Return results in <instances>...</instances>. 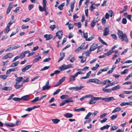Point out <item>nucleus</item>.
<instances>
[{"mask_svg": "<svg viewBox=\"0 0 132 132\" xmlns=\"http://www.w3.org/2000/svg\"><path fill=\"white\" fill-rule=\"evenodd\" d=\"M98 47V44H93L91 46L89 49L90 51H94Z\"/></svg>", "mask_w": 132, "mask_h": 132, "instance_id": "obj_6", "label": "nucleus"}, {"mask_svg": "<svg viewBox=\"0 0 132 132\" xmlns=\"http://www.w3.org/2000/svg\"><path fill=\"white\" fill-rule=\"evenodd\" d=\"M60 89H58L56 90L55 92H54V93L53 94V95H55L57 94L60 91Z\"/></svg>", "mask_w": 132, "mask_h": 132, "instance_id": "obj_62", "label": "nucleus"}, {"mask_svg": "<svg viewBox=\"0 0 132 132\" xmlns=\"http://www.w3.org/2000/svg\"><path fill=\"white\" fill-rule=\"evenodd\" d=\"M39 10L41 12H43L45 11V10L41 6L39 5Z\"/></svg>", "mask_w": 132, "mask_h": 132, "instance_id": "obj_46", "label": "nucleus"}, {"mask_svg": "<svg viewBox=\"0 0 132 132\" xmlns=\"http://www.w3.org/2000/svg\"><path fill=\"white\" fill-rule=\"evenodd\" d=\"M120 87L121 86H120L119 85H118L116 86L113 87L112 88V90H117L120 88Z\"/></svg>", "mask_w": 132, "mask_h": 132, "instance_id": "obj_13", "label": "nucleus"}, {"mask_svg": "<svg viewBox=\"0 0 132 132\" xmlns=\"http://www.w3.org/2000/svg\"><path fill=\"white\" fill-rule=\"evenodd\" d=\"M119 38L120 39L121 42L123 41L127 43L128 40L126 34L125 33L123 34V32L120 30H119L118 32Z\"/></svg>", "mask_w": 132, "mask_h": 132, "instance_id": "obj_1", "label": "nucleus"}, {"mask_svg": "<svg viewBox=\"0 0 132 132\" xmlns=\"http://www.w3.org/2000/svg\"><path fill=\"white\" fill-rule=\"evenodd\" d=\"M19 83L18 82H16L15 84L14 85V86L16 89H18L23 86V85L22 83L20 85L18 84Z\"/></svg>", "mask_w": 132, "mask_h": 132, "instance_id": "obj_9", "label": "nucleus"}, {"mask_svg": "<svg viewBox=\"0 0 132 132\" xmlns=\"http://www.w3.org/2000/svg\"><path fill=\"white\" fill-rule=\"evenodd\" d=\"M111 36L115 40H116L117 39V37L116 35L114 34H111Z\"/></svg>", "mask_w": 132, "mask_h": 132, "instance_id": "obj_59", "label": "nucleus"}, {"mask_svg": "<svg viewBox=\"0 0 132 132\" xmlns=\"http://www.w3.org/2000/svg\"><path fill=\"white\" fill-rule=\"evenodd\" d=\"M96 23L94 21V20H93L90 24L91 26L92 27H93L95 26Z\"/></svg>", "mask_w": 132, "mask_h": 132, "instance_id": "obj_53", "label": "nucleus"}, {"mask_svg": "<svg viewBox=\"0 0 132 132\" xmlns=\"http://www.w3.org/2000/svg\"><path fill=\"white\" fill-rule=\"evenodd\" d=\"M117 114L113 115L110 117V119L112 120H114L117 118Z\"/></svg>", "mask_w": 132, "mask_h": 132, "instance_id": "obj_36", "label": "nucleus"}, {"mask_svg": "<svg viewBox=\"0 0 132 132\" xmlns=\"http://www.w3.org/2000/svg\"><path fill=\"white\" fill-rule=\"evenodd\" d=\"M21 100H23L24 101H26L28 100L29 99V95H26L24 96L21 98Z\"/></svg>", "mask_w": 132, "mask_h": 132, "instance_id": "obj_16", "label": "nucleus"}, {"mask_svg": "<svg viewBox=\"0 0 132 132\" xmlns=\"http://www.w3.org/2000/svg\"><path fill=\"white\" fill-rule=\"evenodd\" d=\"M73 115L70 113H67L64 114V116L66 118H70L72 117L73 116Z\"/></svg>", "mask_w": 132, "mask_h": 132, "instance_id": "obj_15", "label": "nucleus"}, {"mask_svg": "<svg viewBox=\"0 0 132 132\" xmlns=\"http://www.w3.org/2000/svg\"><path fill=\"white\" fill-rule=\"evenodd\" d=\"M93 96L92 97V100H91L89 102V104H94L96 102L94 101V100H93Z\"/></svg>", "mask_w": 132, "mask_h": 132, "instance_id": "obj_39", "label": "nucleus"}, {"mask_svg": "<svg viewBox=\"0 0 132 132\" xmlns=\"http://www.w3.org/2000/svg\"><path fill=\"white\" fill-rule=\"evenodd\" d=\"M127 22V20L126 19L123 18L122 20V23L123 24H125Z\"/></svg>", "mask_w": 132, "mask_h": 132, "instance_id": "obj_58", "label": "nucleus"}, {"mask_svg": "<svg viewBox=\"0 0 132 132\" xmlns=\"http://www.w3.org/2000/svg\"><path fill=\"white\" fill-rule=\"evenodd\" d=\"M68 97V95H62L60 97L61 99H64Z\"/></svg>", "mask_w": 132, "mask_h": 132, "instance_id": "obj_37", "label": "nucleus"}, {"mask_svg": "<svg viewBox=\"0 0 132 132\" xmlns=\"http://www.w3.org/2000/svg\"><path fill=\"white\" fill-rule=\"evenodd\" d=\"M30 52V51H26L24 52H22L19 55V58L22 59L24 58L25 56V54L27 53H29Z\"/></svg>", "mask_w": 132, "mask_h": 132, "instance_id": "obj_5", "label": "nucleus"}, {"mask_svg": "<svg viewBox=\"0 0 132 132\" xmlns=\"http://www.w3.org/2000/svg\"><path fill=\"white\" fill-rule=\"evenodd\" d=\"M8 76L5 75H0V78L3 79H5L7 78Z\"/></svg>", "mask_w": 132, "mask_h": 132, "instance_id": "obj_44", "label": "nucleus"}, {"mask_svg": "<svg viewBox=\"0 0 132 132\" xmlns=\"http://www.w3.org/2000/svg\"><path fill=\"white\" fill-rule=\"evenodd\" d=\"M104 101L106 102H109L111 101H113L115 100L113 97H111L108 98H105Z\"/></svg>", "mask_w": 132, "mask_h": 132, "instance_id": "obj_8", "label": "nucleus"}, {"mask_svg": "<svg viewBox=\"0 0 132 132\" xmlns=\"http://www.w3.org/2000/svg\"><path fill=\"white\" fill-rule=\"evenodd\" d=\"M11 88L10 87H5L2 88V89L5 91H10L11 90Z\"/></svg>", "mask_w": 132, "mask_h": 132, "instance_id": "obj_31", "label": "nucleus"}, {"mask_svg": "<svg viewBox=\"0 0 132 132\" xmlns=\"http://www.w3.org/2000/svg\"><path fill=\"white\" fill-rule=\"evenodd\" d=\"M32 65H27L22 69V71L23 72H24L29 69L32 66Z\"/></svg>", "mask_w": 132, "mask_h": 132, "instance_id": "obj_7", "label": "nucleus"}, {"mask_svg": "<svg viewBox=\"0 0 132 132\" xmlns=\"http://www.w3.org/2000/svg\"><path fill=\"white\" fill-rule=\"evenodd\" d=\"M92 114L90 112H89L85 117V119H88L90 116Z\"/></svg>", "mask_w": 132, "mask_h": 132, "instance_id": "obj_42", "label": "nucleus"}, {"mask_svg": "<svg viewBox=\"0 0 132 132\" xmlns=\"http://www.w3.org/2000/svg\"><path fill=\"white\" fill-rule=\"evenodd\" d=\"M123 94H132V91H124L123 92Z\"/></svg>", "mask_w": 132, "mask_h": 132, "instance_id": "obj_49", "label": "nucleus"}, {"mask_svg": "<svg viewBox=\"0 0 132 132\" xmlns=\"http://www.w3.org/2000/svg\"><path fill=\"white\" fill-rule=\"evenodd\" d=\"M75 3L73 2H71L70 5V9L71 11L72 12H73V9L75 6Z\"/></svg>", "mask_w": 132, "mask_h": 132, "instance_id": "obj_21", "label": "nucleus"}, {"mask_svg": "<svg viewBox=\"0 0 132 132\" xmlns=\"http://www.w3.org/2000/svg\"><path fill=\"white\" fill-rule=\"evenodd\" d=\"M127 6H124L123 9V10L120 11V13H121L124 12L126 11L127 8Z\"/></svg>", "mask_w": 132, "mask_h": 132, "instance_id": "obj_51", "label": "nucleus"}, {"mask_svg": "<svg viewBox=\"0 0 132 132\" xmlns=\"http://www.w3.org/2000/svg\"><path fill=\"white\" fill-rule=\"evenodd\" d=\"M51 59L50 58H46L43 61L44 62H46L49 61Z\"/></svg>", "mask_w": 132, "mask_h": 132, "instance_id": "obj_63", "label": "nucleus"}, {"mask_svg": "<svg viewBox=\"0 0 132 132\" xmlns=\"http://www.w3.org/2000/svg\"><path fill=\"white\" fill-rule=\"evenodd\" d=\"M52 121L54 123L57 124L60 121V120L57 119H52Z\"/></svg>", "mask_w": 132, "mask_h": 132, "instance_id": "obj_23", "label": "nucleus"}, {"mask_svg": "<svg viewBox=\"0 0 132 132\" xmlns=\"http://www.w3.org/2000/svg\"><path fill=\"white\" fill-rule=\"evenodd\" d=\"M110 27L107 26L105 27L103 30V36H107L109 34Z\"/></svg>", "mask_w": 132, "mask_h": 132, "instance_id": "obj_2", "label": "nucleus"}, {"mask_svg": "<svg viewBox=\"0 0 132 132\" xmlns=\"http://www.w3.org/2000/svg\"><path fill=\"white\" fill-rule=\"evenodd\" d=\"M23 79V77H20L16 78L15 79V80L16 81V82H18V83H19L20 82L22 81Z\"/></svg>", "mask_w": 132, "mask_h": 132, "instance_id": "obj_14", "label": "nucleus"}, {"mask_svg": "<svg viewBox=\"0 0 132 132\" xmlns=\"http://www.w3.org/2000/svg\"><path fill=\"white\" fill-rule=\"evenodd\" d=\"M118 128V127H116L115 126H113L112 127V128L111 129V131L115 130L117 129Z\"/></svg>", "mask_w": 132, "mask_h": 132, "instance_id": "obj_60", "label": "nucleus"}, {"mask_svg": "<svg viewBox=\"0 0 132 132\" xmlns=\"http://www.w3.org/2000/svg\"><path fill=\"white\" fill-rule=\"evenodd\" d=\"M51 87L50 86H47L45 85L42 87V90H45L46 89H48Z\"/></svg>", "mask_w": 132, "mask_h": 132, "instance_id": "obj_28", "label": "nucleus"}, {"mask_svg": "<svg viewBox=\"0 0 132 132\" xmlns=\"http://www.w3.org/2000/svg\"><path fill=\"white\" fill-rule=\"evenodd\" d=\"M13 100L15 101H20L21 100V99L17 97H14L13 98Z\"/></svg>", "mask_w": 132, "mask_h": 132, "instance_id": "obj_52", "label": "nucleus"}, {"mask_svg": "<svg viewBox=\"0 0 132 132\" xmlns=\"http://www.w3.org/2000/svg\"><path fill=\"white\" fill-rule=\"evenodd\" d=\"M94 83L98 84H101V81L97 79H95Z\"/></svg>", "mask_w": 132, "mask_h": 132, "instance_id": "obj_33", "label": "nucleus"}, {"mask_svg": "<svg viewBox=\"0 0 132 132\" xmlns=\"http://www.w3.org/2000/svg\"><path fill=\"white\" fill-rule=\"evenodd\" d=\"M102 90L104 92H106L107 93H110L112 90L110 89H106L105 88H103L102 89Z\"/></svg>", "mask_w": 132, "mask_h": 132, "instance_id": "obj_24", "label": "nucleus"}, {"mask_svg": "<svg viewBox=\"0 0 132 132\" xmlns=\"http://www.w3.org/2000/svg\"><path fill=\"white\" fill-rule=\"evenodd\" d=\"M101 22L102 24L104 26L106 22V20L104 18H103L101 19Z\"/></svg>", "mask_w": 132, "mask_h": 132, "instance_id": "obj_50", "label": "nucleus"}, {"mask_svg": "<svg viewBox=\"0 0 132 132\" xmlns=\"http://www.w3.org/2000/svg\"><path fill=\"white\" fill-rule=\"evenodd\" d=\"M98 39L99 41L103 45H107L108 44L104 41H103L100 37H98Z\"/></svg>", "mask_w": 132, "mask_h": 132, "instance_id": "obj_18", "label": "nucleus"}, {"mask_svg": "<svg viewBox=\"0 0 132 132\" xmlns=\"http://www.w3.org/2000/svg\"><path fill=\"white\" fill-rule=\"evenodd\" d=\"M10 27H9V26H7L6 28H5L4 32L5 34H7L10 30Z\"/></svg>", "mask_w": 132, "mask_h": 132, "instance_id": "obj_26", "label": "nucleus"}, {"mask_svg": "<svg viewBox=\"0 0 132 132\" xmlns=\"http://www.w3.org/2000/svg\"><path fill=\"white\" fill-rule=\"evenodd\" d=\"M121 110V108L120 107H118L116 108L114 110L112 111V113H114L117 112H119Z\"/></svg>", "mask_w": 132, "mask_h": 132, "instance_id": "obj_17", "label": "nucleus"}, {"mask_svg": "<svg viewBox=\"0 0 132 132\" xmlns=\"http://www.w3.org/2000/svg\"><path fill=\"white\" fill-rule=\"evenodd\" d=\"M84 86H80V87L76 86L74 87H70L69 88V89L70 90L73 89L75 90L76 91L78 90H81L82 88L84 87Z\"/></svg>", "mask_w": 132, "mask_h": 132, "instance_id": "obj_3", "label": "nucleus"}, {"mask_svg": "<svg viewBox=\"0 0 132 132\" xmlns=\"http://www.w3.org/2000/svg\"><path fill=\"white\" fill-rule=\"evenodd\" d=\"M95 4L94 3H93L90 6V10L92 11H93L94 9H95V6H94Z\"/></svg>", "mask_w": 132, "mask_h": 132, "instance_id": "obj_43", "label": "nucleus"}, {"mask_svg": "<svg viewBox=\"0 0 132 132\" xmlns=\"http://www.w3.org/2000/svg\"><path fill=\"white\" fill-rule=\"evenodd\" d=\"M11 72H14L18 70V68L15 67L14 68L10 69Z\"/></svg>", "mask_w": 132, "mask_h": 132, "instance_id": "obj_56", "label": "nucleus"}, {"mask_svg": "<svg viewBox=\"0 0 132 132\" xmlns=\"http://www.w3.org/2000/svg\"><path fill=\"white\" fill-rule=\"evenodd\" d=\"M107 1L106 0H104L103 2V3L101 5V6L102 7L105 6L106 4Z\"/></svg>", "mask_w": 132, "mask_h": 132, "instance_id": "obj_61", "label": "nucleus"}, {"mask_svg": "<svg viewBox=\"0 0 132 132\" xmlns=\"http://www.w3.org/2000/svg\"><path fill=\"white\" fill-rule=\"evenodd\" d=\"M72 98H69L65 100L66 103L73 102V101L72 100Z\"/></svg>", "mask_w": 132, "mask_h": 132, "instance_id": "obj_29", "label": "nucleus"}, {"mask_svg": "<svg viewBox=\"0 0 132 132\" xmlns=\"http://www.w3.org/2000/svg\"><path fill=\"white\" fill-rule=\"evenodd\" d=\"M49 68V66H45V67H44L43 68L41 69L40 70V71H44V70H47Z\"/></svg>", "mask_w": 132, "mask_h": 132, "instance_id": "obj_54", "label": "nucleus"}, {"mask_svg": "<svg viewBox=\"0 0 132 132\" xmlns=\"http://www.w3.org/2000/svg\"><path fill=\"white\" fill-rule=\"evenodd\" d=\"M65 68L66 69H68V68H72V66L71 64H68V65H66L65 64Z\"/></svg>", "mask_w": 132, "mask_h": 132, "instance_id": "obj_38", "label": "nucleus"}, {"mask_svg": "<svg viewBox=\"0 0 132 132\" xmlns=\"http://www.w3.org/2000/svg\"><path fill=\"white\" fill-rule=\"evenodd\" d=\"M65 64H64L61 67H60L59 69L61 71H63L65 69Z\"/></svg>", "mask_w": 132, "mask_h": 132, "instance_id": "obj_41", "label": "nucleus"}, {"mask_svg": "<svg viewBox=\"0 0 132 132\" xmlns=\"http://www.w3.org/2000/svg\"><path fill=\"white\" fill-rule=\"evenodd\" d=\"M91 52L90 51H87L86 52H83L82 53V55H84L85 54L86 55V56H89L90 54V53Z\"/></svg>", "mask_w": 132, "mask_h": 132, "instance_id": "obj_25", "label": "nucleus"}, {"mask_svg": "<svg viewBox=\"0 0 132 132\" xmlns=\"http://www.w3.org/2000/svg\"><path fill=\"white\" fill-rule=\"evenodd\" d=\"M34 6L33 4L29 5L28 6V8L29 10H31L32 8H33Z\"/></svg>", "mask_w": 132, "mask_h": 132, "instance_id": "obj_55", "label": "nucleus"}, {"mask_svg": "<svg viewBox=\"0 0 132 132\" xmlns=\"http://www.w3.org/2000/svg\"><path fill=\"white\" fill-rule=\"evenodd\" d=\"M75 25L77 26L78 28H80L81 26V24L80 22H79L78 23H75L74 24Z\"/></svg>", "mask_w": 132, "mask_h": 132, "instance_id": "obj_45", "label": "nucleus"}, {"mask_svg": "<svg viewBox=\"0 0 132 132\" xmlns=\"http://www.w3.org/2000/svg\"><path fill=\"white\" fill-rule=\"evenodd\" d=\"M41 59V57L40 56H38L37 58L34 59L32 61V62L34 63L38 61L39 60Z\"/></svg>", "mask_w": 132, "mask_h": 132, "instance_id": "obj_19", "label": "nucleus"}, {"mask_svg": "<svg viewBox=\"0 0 132 132\" xmlns=\"http://www.w3.org/2000/svg\"><path fill=\"white\" fill-rule=\"evenodd\" d=\"M65 77H63L62 78L60 79L59 80L58 82L61 85L62 83L65 80Z\"/></svg>", "mask_w": 132, "mask_h": 132, "instance_id": "obj_34", "label": "nucleus"}, {"mask_svg": "<svg viewBox=\"0 0 132 132\" xmlns=\"http://www.w3.org/2000/svg\"><path fill=\"white\" fill-rule=\"evenodd\" d=\"M12 8V6L11 7L10 6H9L7 10L6 14H8L10 13Z\"/></svg>", "mask_w": 132, "mask_h": 132, "instance_id": "obj_35", "label": "nucleus"}, {"mask_svg": "<svg viewBox=\"0 0 132 132\" xmlns=\"http://www.w3.org/2000/svg\"><path fill=\"white\" fill-rule=\"evenodd\" d=\"M110 126V125H106L105 126H104L102 127H101L100 128L101 130H103L105 129H108Z\"/></svg>", "mask_w": 132, "mask_h": 132, "instance_id": "obj_20", "label": "nucleus"}, {"mask_svg": "<svg viewBox=\"0 0 132 132\" xmlns=\"http://www.w3.org/2000/svg\"><path fill=\"white\" fill-rule=\"evenodd\" d=\"M93 99L95 100H102L104 101V98H102L101 97H93Z\"/></svg>", "mask_w": 132, "mask_h": 132, "instance_id": "obj_30", "label": "nucleus"}, {"mask_svg": "<svg viewBox=\"0 0 132 132\" xmlns=\"http://www.w3.org/2000/svg\"><path fill=\"white\" fill-rule=\"evenodd\" d=\"M87 57H83L82 58V59L81 60V63H83L84 62H85L86 60V59Z\"/></svg>", "mask_w": 132, "mask_h": 132, "instance_id": "obj_64", "label": "nucleus"}, {"mask_svg": "<svg viewBox=\"0 0 132 132\" xmlns=\"http://www.w3.org/2000/svg\"><path fill=\"white\" fill-rule=\"evenodd\" d=\"M39 97H36L34 99L31 101V102H35L39 101Z\"/></svg>", "mask_w": 132, "mask_h": 132, "instance_id": "obj_40", "label": "nucleus"}, {"mask_svg": "<svg viewBox=\"0 0 132 132\" xmlns=\"http://www.w3.org/2000/svg\"><path fill=\"white\" fill-rule=\"evenodd\" d=\"M4 125L7 127H14L15 126V125L12 123L10 122H5Z\"/></svg>", "mask_w": 132, "mask_h": 132, "instance_id": "obj_10", "label": "nucleus"}, {"mask_svg": "<svg viewBox=\"0 0 132 132\" xmlns=\"http://www.w3.org/2000/svg\"><path fill=\"white\" fill-rule=\"evenodd\" d=\"M114 51L112 50H110L108 52L106 53H105V55H106L109 56Z\"/></svg>", "mask_w": 132, "mask_h": 132, "instance_id": "obj_27", "label": "nucleus"}, {"mask_svg": "<svg viewBox=\"0 0 132 132\" xmlns=\"http://www.w3.org/2000/svg\"><path fill=\"white\" fill-rule=\"evenodd\" d=\"M65 53H63V55L60 57L58 61V62H59L60 61L62 60L63 59L65 56Z\"/></svg>", "mask_w": 132, "mask_h": 132, "instance_id": "obj_47", "label": "nucleus"}, {"mask_svg": "<svg viewBox=\"0 0 132 132\" xmlns=\"http://www.w3.org/2000/svg\"><path fill=\"white\" fill-rule=\"evenodd\" d=\"M44 37L46 38V40H49L52 38L53 36L51 34H46L44 36Z\"/></svg>", "mask_w": 132, "mask_h": 132, "instance_id": "obj_11", "label": "nucleus"}, {"mask_svg": "<svg viewBox=\"0 0 132 132\" xmlns=\"http://www.w3.org/2000/svg\"><path fill=\"white\" fill-rule=\"evenodd\" d=\"M8 58H11L13 56V54L12 53H9L7 54Z\"/></svg>", "mask_w": 132, "mask_h": 132, "instance_id": "obj_48", "label": "nucleus"}, {"mask_svg": "<svg viewBox=\"0 0 132 132\" xmlns=\"http://www.w3.org/2000/svg\"><path fill=\"white\" fill-rule=\"evenodd\" d=\"M93 97V95H88L83 96L80 98V99L81 101H82L84 99L87 98L92 97Z\"/></svg>", "mask_w": 132, "mask_h": 132, "instance_id": "obj_12", "label": "nucleus"}, {"mask_svg": "<svg viewBox=\"0 0 132 132\" xmlns=\"http://www.w3.org/2000/svg\"><path fill=\"white\" fill-rule=\"evenodd\" d=\"M63 35V32L62 30H59L56 33V36L58 37V38L60 39H61Z\"/></svg>", "mask_w": 132, "mask_h": 132, "instance_id": "obj_4", "label": "nucleus"}, {"mask_svg": "<svg viewBox=\"0 0 132 132\" xmlns=\"http://www.w3.org/2000/svg\"><path fill=\"white\" fill-rule=\"evenodd\" d=\"M65 3H63L62 4L60 5L59 6L58 8L60 10H62L63 9V7L64 6Z\"/></svg>", "mask_w": 132, "mask_h": 132, "instance_id": "obj_32", "label": "nucleus"}, {"mask_svg": "<svg viewBox=\"0 0 132 132\" xmlns=\"http://www.w3.org/2000/svg\"><path fill=\"white\" fill-rule=\"evenodd\" d=\"M75 80V78L73 75H70L69 77V80L70 81H73Z\"/></svg>", "mask_w": 132, "mask_h": 132, "instance_id": "obj_22", "label": "nucleus"}, {"mask_svg": "<svg viewBox=\"0 0 132 132\" xmlns=\"http://www.w3.org/2000/svg\"><path fill=\"white\" fill-rule=\"evenodd\" d=\"M128 70V69H125L123 71L121 72V73L122 75H124L127 72Z\"/></svg>", "mask_w": 132, "mask_h": 132, "instance_id": "obj_57", "label": "nucleus"}]
</instances>
